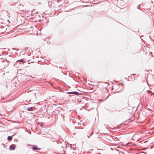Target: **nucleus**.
Returning a JSON list of instances; mask_svg holds the SVG:
<instances>
[{"mask_svg": "<svg viewBox=\"0 0 154 154\" xmlns=\"http://www.w3.org/2000/svg\"><path fill=\"white\" fill-rule=\"evenodd\" d=\"M9 149L11 150H14L15 149V146L14 145H11L10 146Z\"/></svg>", "mask_w": 154, "mask_h": 154, "instance_id": "f03ea898", "label": "nucleus"}, {"mask_svg": "<svg viewBox=\"0 0 154 154\" xmlns=\"http://www.w3.org/2000/svg\"><path fill=\"white\" fill-rule=\"evenodd\" d=\"M140 6V5H139L137 6V9H139V8Z\"/></svg>", "mask_w": 154, "mask_h": 154, "instance_id": "1a4fd4ad", "label": "nucleus"}, {"mask_svg": "<svg viewBox=\"0 0 154 154\" xmlns=\"http://www.w3.org/2000/svg\"><path fill=\"white\" fill-rule=\"evenodd\" d=\"M12 139V137L11 136H8V140H11Z\"/></svg>", "mask_w": 154, "mask_h": 154, "instance_id": "39448f33", "label": "nucleus"}, {"mask_svg": "<svg viewBox=\"0 0 154 154\" xmlns=\"http://www.w3.org/2000/svg\"><path fill=\"white\" fill-rule=\"evenodd\" d=\"M12 49L13 50V49H14V48H12Z\"/></svg>", "mask_w": 154, "mask_h": 154, "instance_id": "9b49d317", "label": "nucleus"}, {"mask_svg": "<svg viewBox=\"0 0 154 154\" xmlns=\"http://www.w3.org/2000/svg\"><path fill=\"white\" fill-rule=\"evenodd\" d=\"M20 61L22 62H24V60L23 59H22L20 60H17V61Z\"/></svg>", "mask_w": 154, "mask_h": 154, "instance_id": "423d86ee", "label": "nucleus"}, {"mask_svg": "<svg viewBox=\"0 0 154 154\" xmlns=\"http://www.w3.org/2000/svg\"><path fill=\"white\" fill-rule=\"evenodd\" d=\"M93 132H91V134H90V135L89 136H88V137L89 138L91 135L93 134Z\"/></svg>", "mask_w": 154, "mask_h": 154, "instance_id": "6e6552de", "label": "nucleus"}, {"mask_svg": "<svg viewBox=\"0 0 154 154\" xmlns=\"http://www.w3.org/2000/svg\"><path fill=\"white\" fill-rule=\"evenodd\" d=\"M34 107H29L27 109V110L28 111H30L32 110V109H33Z\"/></svg>", "mask_w": 154, "mask_h": 154, "instance_id": "20e7f679", "label": "nucleus"}, {"mask_svg": "<svg viewBox=\"0 0 154 154\" xmlns=\"http://www.w3.org/2000/svg\"><path fill=\"white\" fill-rule=\"evenodd\" d=\"M33 149H35L37 150H39L40 149V148H38L36 147H33Z\"/></svg>", "mask_w": 154, "mask_h": 154, "instance_id": "0eeeda50", "label": "nucleus"}, {"mask_svg": "<svg viewBox=\"0 0 154 154\" xmlns=\"http://www.w3.org/2000/svg\"><path fill=\"white\" fill-rule=\"evenodd\" d=\"M68 94H71V92H68L67 93Z\"/></svg>", "mask_w": 154, "mask_h": 154, "instance_id": "9d476101", "label": "nucleus"}, {"mask_svg": "<svg viewBox=\"0 0 154 154\" xmlns=\"http://www.w3.org/2000/svg\"><path fill=\"white\" fill-rule=\"evenodd\" d=\"M0 65L2 69H4L8 65L7 61L5 59H0Z\"/></svg>", "mask_w": 154, "mask_h": 154, "instance_id": "f257e3e1", "label": "nucleus"}, {"mask_svg": "<svg viewBox=\"0 0 154 154\" xmlns=\"http://www.w3.org/2000/svg\"><path fill=\"white\" fill-rule=\"evenodd\" d=\"M71 94H75V95H78V93L76 91H72V92H71Z\"/></svg>", "mask_w": 154, "mask_h": 154, "instance_id": "7ed1b4c3", "label": "nucleus"}]
</instances>
